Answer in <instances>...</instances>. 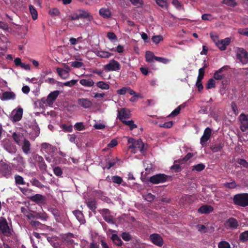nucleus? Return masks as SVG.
<instances>
[{"mask_svg":"<svg viewBox=\"0 0 248 248\" xmlns=\"http://www.w3.org/2000/svg\"><path fill=\"white\" fill-rule=\"evenodd\" d=\"M143 172L141 173V179L142 182H147L148 181L153 184H157L161 183H164L167 181V179L170 177V176L167 175L164 173H159L154 175L149 178V179H147L145 176L144 177ZM146 173H145V176Z\"/></svg>","mask_w":248,"mask_h":248,"instance_id":"nucleus-1","label":"nucleus"},{"mask_svg":"<svg viewBox=\"0 0 248 248\" xmlns=\"http://www.w3.org/2000/svg\"><path fill=\"white\" fill-rule=\"evenodd\" d=\"M13 232L12 226L9 225L5 218L0 217V233L4 236L11 237Z\"/></svg>","mask_w":248,"mask_h":248,"instance_id":"nucleus-2","label":"nucleus"},{"mask_svg":"<svg viewBox=\"0 0 248 248\" xmlns=\"http://www.w3.org/2000/svg\"><path fill=\"white\" fill-rule=\"evenodd\" d=\"M233 201L235 204L242 207L248 206V193H239L235 195Z\"/></svg>","mask_w":248,"mask_h":248,"instance_id":"nucleus-3","label":"nucleus"},{"mask_svg":"<svg viewBox=\"0 0 248 248\" xmlns=\"http://www.w3.org/2000/svg\"><path fill=\"white\" fill-rule=\"evenodd\" d=\"M59 94V91H55L50 93L47 96V98H42L41 99V103L44 107H51L53 104L54 101L56 99Z\"/></svg>","mask_w":248,"mask_h":248,"instance_id":"nucleus-4","label":"nucleus"},{"mask_svg":"<svg viewBox=\"0 0 248 248\" xmlns=\"http://www.w3.org/2000/svg\"><path fill=\"white\" fill-rule=\"evenodd\" d=\"M0 172L3 177L8 178L12 174V168L8 164L1 162L0 163Z\"/></svg>","mask_w":248,"mask_h":248,"instance_id":"nucleus-5","label":"nucleus"},{"mask_svg":"<svg viewBox=\"0 0 248 248\" xmlns=\"http://www.w3.org/2000/svg\"><path fill=\"white\" fill-rule=\"evenodd\" d=\"M105 70L108 71H118L121 69V65L119 62L112 59L110 60L108 63L104 65Z\"/></svg>","mask_w":248,"mask_h":248,"instance_id":"nucleus-6","label":"nucleus"},{"mask_svg":"<svg viewBox=\"0 0 248 248\" xmlns=\"http://www.w3.org/2000/svg\"><path fill=\"white\" fill-rule=\"evenodd\" d=\"M33 159L35 162L37 163L40 170L43 173L46 171L47 166L44 158L41 156L38 155H34L33 156Z\"/></svg>","mask_w":248,"mask_h":248,"instance_id":"nucleus-7","label":"nucleus"},{"mask_svg":"<svg viewBox=\"0 0 248 248\" xmlns=\"http://www.w3.org/2000/svg\"><path fill=\"white\" fill-rule=\"evenodd\" d=\"M149 239L154 245L161 247L164 244L163 238L158 233H152L149 236Z\"/></svg>","mask_w":248,"mask_h":248,"instance_id":"nucleus-8","label":"nucleus"},{"mask_svg":"<svg viewBox=\"0 0 248 248\" xmlns=\"http://www.w3.org/2000/svg\"><path fill=\"white\" fill-rule=\"evenodd\" d=\"M237 58L243 63L246 64L248 62V53L243 48H239L237 53Z\"/></svg>","mask_w":248,"mask_h":248,"instance_id":"nucleus-9","label":"nucleus"},{"mask_svg":"<svg viewBox=\"0 0 248 248\" xmlns=\"http://www.w3.org/2000/svg\"><path fill=\"white\" fill-rule=\"evenodd\" d=\"M56 148L51 144L47 143H43L41 144V151L43 153H46L52 155L55 151Z\"/></svg>","mask_w":248,"mask_h":248,"instance_id":"nucleus-10","label":"nucleus"},{"mask_svg":"<svg viewBox=\"0 0 248 248\" xmlns=\"http://www.w3.org/2000/svg\"><path fill=\"white\" fill-rule=\"evenodd\" d=\"M120 159L118 158H110L109 155H107L105 157V161L106 162V166L103 167V168L104 170L107 168L108 170H109L112 167L114 166L116 162L119 161Z\"/></svg>","mask_w":248,"mask_h":248,"instance_id":"nucleus-11","label":"nucleus"},{"mask_svg":"<svg viewBox=\"0 0 248 248\" xmlns=\"http://www.w3.org/2000/svg\"><path fill=\"white\" fill-rule=\"evenodd\" d=\"M225 226L227 229L233 230L237 229L239 226V224L235 218L230 217L225 221Z\"/></svg>","mask_w":248,"mask_h":248,"instance_id":"nucleus-12","label":"nucleus"},{"mask_svg":"<svg viewBox=\"0 0 248 248\" xmlns=\"http://www.w3.org/2000/svg\"><path fill=\"white\" fill-rule=\"evenodd\" d=\"M30 199L37 204H44L46 202V198L45 196L39 194H36L30 197Z\"/></svg>","mask_w":248,"mask_h":248,"instance_id":"nucleus-13","label":"nucleus"},{"mask_svg":"<svg viewBox=\"0 0 248 248\" xmlns=\"http://www.w3.org/2000/svg\"><path fill=\"white\" fill-rule=\"evenodd\" d=\"M144 144L141 139L137 140L134 144H131L129 146V148L133 149L135 150L134 153L138 150L140 152H142L144 149Z\"/></svg>","mask_w":248,"mask_h":248,"instance_id":"nucleus-14","label":"nucleus"},{"mask_svg":"<svg viewBox=\"0 0 248 248\" xmlns=\"http://www.w3.org/2000/svg\"><path fill=\"white\" fill-rule=\"evenodd\" d=\"M231 42V39L230 38H226L224 39H222L219 41H217L216 43V46L219 48L221 51L225 50L226 49V46H228Z\"/></svg>","mask_w":248,"mask_h":248,"instance_id":"nucleus-15","label":"nucleus"},{"mask_svg":"<svg viewBox=\"0 0 248 248\" xmlns=\"http://www.w3.org/2000/svg\"><path fill=\"white\" fill-rule=\"evenodd\" d=\"M214 210L213 206L210 205L204 204L201 206L198 210L199 213L201 214H208Z\"/></svg>","mask_w":248,"mask_h":248,"instance_id":"nucleus-16","label":"nucleus"},{"mask_svg":"<svg viewBox=\"0 0 248 248\" xmlns=\"http://www.w3.org/2000/svg\"><path fill=\"white\" fill-rule=\"evenodd\" d=\"M16 95L13 92H4L2 93L0 98L2 100H14L16 98Z\"/></svg>","mask_w":248,"mask_h":248,"instance_id":"nucleus-17","label":"nucleus"},{"mask_svg":"<svg viewBox=\"0 0 248 248\" xmlns=\"http://www.w3.org/2000/svg\"><path fill=\"white\" fill-rule=\"evenodd\" d=\"M74 235L72 233L68 232L63 234V243H65L67 245H72L74 243L72 239Z\"/></svg>","mask_w":248,"mask_h":248,"instance_id":"nucleus-18","label":"nucleus"},{"mask_svg":"<svg viewBox=\"0 0 248 248\" xmlns=\"http://www.w3.org/2000/svg\"><path fill=\"white\" fill-rule=\"evenodd\" d=\"M78 103L84 108H89L92 105V103L88 99L80 98L78 100Z\"/></svg>","mask_w":248,"mask_h":248,"instance_id":"nucleus-19","label":"nucleus"},{"mask_svg":"<svg viewBox=\"0 0 248 248\" xmlns=\"http://www.w3.org/2000/svg\"><path fill=\"white\" fill-rule=\"evenodd\" d=\"M22 149L23 152L26 154H29L31 150V143L26 139H24L23 140Z\"/></svg>","mask_w":248,"mask_h":248,"instance_id":"nucleus-20","label":"nucleus"},{"mask_svg":"<svg viewBox=\"0 0 248 248\" xmlns=\"http://www.w3.org/2000/svg\"><path fill=\"white\" fill-rule=\"evenodd\" d=\"M51 212L57 222H61L62 221V217L60 211L56 208H52Z\"/></svg>","mask_w":248,"mask_h":248,"instance_id":"nucleus-21","label":"nucleus"},{"mask_svg":"<svg viewBox=\"0 0 248 248\" xmlns=\"http://www.w3.org/2000/svg\"><path fill=\"white\" fill-rule=\"evenodd\" d=\"M73 214L76 217L77 219L81 224H84L85 222L84 217L81 211L79 210H75L73 211Z\"/></svg>","mask_w":248,"mask_h":248,"instance_id":"nucleus-22","label":"nucleus"},{"mask_svg":"<svg viewBox=\"0 0 248 248\" xmlns=\"http://www.w3.org/2000/svg\"><path fill=\"white\" fill-rule=\"evenodd\" d=\"M118 117L119 120L123 122V121H124V119H128L130 118V115L128 113H127L125 108H122L121 111H118Z\"/></svg>","mask_w":248,"mask_h":248,"instance_id":"nucleus-23","label":"nucleus"},{"mask_svg":"<svg viewBox=\"0 0 248 248\" xmlns=\"http://www.w3.org/2000/svg\"><path fill=\"white\" fill-rule=\"evenodd\" d=\"M88 207L95 214H96V201L95 199H90L86 202Z\"/></svg>","mask_w":248,"mask_h":248,"instance_id":"nucleus-24","label":"nucleus"},{"mask_svg":"<svg viewBox=\"0 0 248 248\" xmlns=\"http://www.w3.org/2000/svg\"><path fill=\"white\" fill-rule=\"evenodd\" d=\"M22 114L23 109L22 108H18L13 116V121L17 122L20 121L22 118Z\"/></svg>","mask_w":248,"mask_h":248,"instance_id":"nucleus-25","label":"nucleus"},{"mask_svg":"<svg viewBox=\"0 0 248 248\" xmlns=\"http://www.w3.org/2000/svg\"><path fill=\"white\" fill-rule=\"evenodd\" d=\"M78 15L80 18H88L89 20L91 21L93 19V17L87 12L81 10H78Z\"/></svg>","mask_w":248,"mask_h":248,"instance_id":"nucleus-26","label":"nucleus"},{"mask_svg":"<svg viewBox=\"0 0 248 248\" xmlns=\"http://www.w3.org/2000/svg\"><path fill=\"white\" fill-rule=\"evenodd\" d=\"M100 15L104 18H109L111 16V13L108 8H101L99 10Z\"/></svg>","mask_w":248,"mask_h":248,"instance_id":"nucleus-27","label":"nucleus"},{"mask_svg":"<svg viewBox=\"0 0 248 248\" xmlns=\"http://www.w3.org/2000/svg\"><path fill=\"white\" fill-rule=\"evenodd\" d=\"M111 239L113 243L118 246H121L123 244L120 237L116 234H112Z\"/></svg>","mask_w":248,"mask_h":248,"instance_id":"nucleus-28","label":"nucleus"},{"mask_svg":"<svg viewBox=\"0 0 248 248\" xmlns=\"http://www.w3.org/2000/svg\"><path fill=\"white\" fill-rule=\"evenodd\" d=\"M79 82L82 85L86 87H92L94 85L93 80L91 78L87 79H82L80 80Z\"/></svg>","mask_w":248,"mask_h":248,"instance_id":"nucleus-29","label":"nucleus"},{"mask_svg":"<svg viewBox=\"0 0 248 248\" xmlns=\"http://www.w3.org/2000/svg\"><path fill=\"white\" fill-rule=\"evenodd\" d=\"M155 57H156V56H155L154 53L151 52V51H147L146 52V54H145V58H146V61L148 62H154V59L155 60Z\"/></svg>","mask_w":248,"mask_h":248,"instance_id":"nucleus-30","label":"nucleus"},{"mask_svg":"<svg viewBox=\"0 0 248 248\" xmlns=\"http://www.w3.org/2000/svg\"><path fill=\"white\" fill-rule=\"evenodd\" d=\"M30 12L33 20H36L38 17V13L34 6L31 4L29 6Z\"/></svg>","mask_w":248,"mask_h":248,"instance_id":"nucleus-31","label":"nucleus"},{"mask_svg":"<svg viewBox=\"0 0 248 248\" xmlns=\"http://www.w3.org/2000/svg\"><path fill=\"white\" fill-rule=\"evenodd\" d=\"M193 156V154L192 153H188L183 159L175 160V163L183 164L185 162L188 161Z\"/></svg>","mask_w":248,"mask_h":248,"instance_id":"nucleus-32","label":"nucleus"},{"mask_svg":"<svg viewBox=\"0 0 248 248\" xmlns=\"http://www.w3.org/2000/svg\"><path fill=\"white\" fill-rule=\"evenodd\" d=\"M224 146V144L222 143H219L218 144H216L215 145H212L210 147V149L213 152H217L220 151Z\"/></svg>","mask_w":248,"mask_h":248,"instance_id":"nucleus-33","label":"nucleus"},{"mask_svg":"<svg viewBox=\"0 0 248 248\" xmlns=\"http://www.w3.org/2000/svg\"><path fill=\"white\" fill-rule=\"evenodd\" d=\"M4 148L9 153L12 154L15 153L16 151V146L13 144H5Z\"/></svg>","mask_w":248,"mask_h":248,"instance_id":"nucleus-34","label":"nucleus"},{"mask_svg":"<svg viewBox=\"0 0 248 248\" xmlns=\"http://www.w3.org/2000/svg\"><path fill=\"white\" fill-rule=\"evenodd\" d=\"M48 13L52 17H54L60 16L61 14L59 10L56 8L51 9Z\"/></svg>","mask_w":248,"mask_h":248,"instance_id":"nucleus-35","label":"nucleus"},{"mask_svg":"<svg viewBox=\"0 0 248 248\" xmlns=\"http://www.w3.org/2000/svg\"><path fill=\"white\" fill-rule=\"evenodd\" d=\"M96 86L98 88L103 90H108L109 88V85L104 81L97 82L96 83Z\"/></svg>","mask_w":248,"mask_h":248,"instance_id":"nucleus-36","label":"nucleus"},{"mask_svg":"<svg viewBox=\"0 0 248 248\" xmlns=\"http://www.w3.org/2000/svg\"><path fill=\"white\" fill-rule=\"evenodd\" d=\"M239 239L243 242L248 241V231L241 233L239 235Z\"/></svg>","mask_w":248,"mask_h":248,"instance_id":"nucleus-37","label":"nucleus"},{"mask_svg":"<svg viewBox=\"0 0 248 248\" xmlns=\"http://www.w3.org/2000/svg\"><path fill=\"white\" fill-rule=\"evenodd\" d=\"M122 123L124 124L129 126L131 130H132L133 129L137 127V125L134 124V121L133 120L124 121Z\"/></svg>","mask_w":248,"mask_h":248,"instance_id":"nucleus-38","label":"nucleus"},{"mask_svg":"<svg viewBox=\"0 0 248 248\" xmlns=\"http://www.w3.org/2000/svg\"><path fill=\"white\" fill-rule=\"evenodd\" d=\"M15 179L17 185H23L25 184V182L24 181L23 177L19 175H15Z\"/></svg>","mask_w":248,"mask_h":248,"instance_id":"nucleus-39","label":"nucleus"},{"mask_svg":"<svg viewBox=\"0 0 248 248\" xmlns=\"http://www.w3.org/2000/svg\"><path fill=\"white\" fill-rule=\"evenodd\" d=\"M215 80L213 78H210L208 80L206 84V88L207 89L214 88L215 87Z\"/></svg>","mask_w":248,"mask_h":248,"instance_id":"nucleus-40","label":"nucleus"},{"mask_svg":"<svg viewBox=\"0 0 248 248\" xmlns=\"http://www.w3.org/2000/svg\"><path fill=\"white\" fill-rule=\"evenodd\" d=\"M222 3L232 7H235L237 5V3L235 0H223Z\"/></svg>","mask_w":248,"mask_h":248,"instance_id":"nucleus-41","label":"nucleus"},{"mask_svg":"<svg viewBox=\"0 0 248 248\" xmlns=\"http://www.w3.org/2000/svg\"><path fill=\"white\" fill-rule=\"evenodd\" d=\"M112 54L107 51H99L97 56L104 58H108Z\"/></svg>","mask_w":248,"mask_h":248,"instance_id":"nucleus-42","label":"nucleus"},{"mask_svg":"<svg viewBox=\"0 0 248 248\" xmlns=\"http://www.w3.org/2000/svg\"><path fill=\"white\" fill-rule=\"evenodd\" d=\"M142 197L144 200H146L149 202H152L154 200L155 198V196H154V195L150 193H149L145 195H143Z\"/></svg>","mask_w":248,"mask_h":248,"instance_id":"nucleus-43","label":"nucleus"},{"mask_svg":"<svg viewBox=\"0 0 248 248\" xmlns=\"http://www.w3.org/2000/svg\"><path fill=\"white\" fill-rule=\"evenodd\" d=\"M192 167V170L201 171L204 169L205 165L202 163H200L196 165L193 166Z\"/></svg>","mask_w":248,"mask_h":248,"instance_id":"nucleus-44","label":"nucleus"},{"mask_svg":"<svg viewBox=\"0 0 248 248\" xmlns=\"http://www.w3.org/2000/svg\"><path fill=\"white\" fill-rule=\"evenodd\" d=\"M70 70L71 68L68 65H67L65 63H63V78H65V77H64V74H66V77H68V73Z\"/></svg>","mask_w":248,"mask_h":248,"instance_id":"nucleus-45","label":"nucleus"},{"mask_svg":"<svg viewBox=\"0 0 248 248\" xmlns=\"http://www.w3.org/2000/svg\"><path fill=\"white\" fill-rule=\"evenodd\" d=\"M176 163H175L174 161V165L171 167L170 169L174 170L175 172H179L182 170V167L180 166V163H179L178 164Z\"/></svg>","mask_w":248,"mask_h":248,"instance_id":"nucleus-46","label":"nucleus"},{"mask_svg":"<svg viewBox=\"0 0 248 248\" xmlns=\"http://www.w3.org/2000/svg\"><path fill=\"white\" fill-rule=\"evenodd\" d=\"M237 162L240 165L242 166L245 168H248V162L244 159L238 158L237 160Z\"/></svg>","mask_w":248,"mask_h":248,"instance_id":"nucleus-47","label":"nucleus"},{"mask_svg":"<svg viewBox=\"0 0 248 248\" xmlns=\"http://www.w3.org/2000/svg\"><path fill=\"white\" fill-rule=\"evenodd\" d=\"M32 185L34 186H35L38 188H42L43 187V185L37 179H33L31 181Z\"/></svg>","mask_w":248,"mask_h":248,"instance_id":"nucleus-48","label":"nucleus"},{"mask_svg":"<svg viewBox=\"0 0 248 248\" xmlns=\"http://www.w3.org/2000/svg\"><path fill=\"white\" fill-rule=\"evenodd\" d=\"M156 3L162 8H165L167 7V2L166 0H156Z\"/></svg>","mask_w":248,"mask_h":248,"instance_id":"nucleus-49","label":"nucleus"},{"mask_svg":"<svg viewBox=\"0 0 248 248\" xmlns=\"http://www.w3.org/2000/svg\"><path fill=\"white\" fill-rule=\"evenodd\" d=\"M163 39V37L161 35H155L152 38V41L156 44L162 41Z\"/></svg>","mask_w":248,"mask_h":248,"instance_id":"nucleus-50","label":"nucleus"},{"mask_svg":"<svg viewBox=\"0 0 248 248\" xmlns=\"http://www.w3.org/2000/svg\"><path fill=\"white\" fill-rule=\"evenodd\" d=\"M218 248H231L230 245L226 241H221L218 245Z\"/></svg>","mask_w":248,"mask_h":248,"instance_id":"nucleus-51","label":"nucleus"},{"mask_svg":"<svg viewBox=\"0 0 248 248\" xmlns=\"http://www.w3.org/2000/svg\"><path fill=\"white\" fill-rule=\"evenodd\" d=\"M122 237L123 240L126 241H130L132 239L131 235L129 233L126 232L122 233Z\"/></svg>","mask_w":248,"mask_h":248,"instance_id":"nucleus-52","label":"nucleus"},{"mask_svg":"<svg viewBox=\"0 0 248 248\" xmlns=\"http://www.w3.org/2000/svg\"><path fill=\"white\" fill-rule=\"evenodd\" d=\"M112 180L113 183L117 184H121L123 181L122 178L118 176H114L112 177Z\"/></svg>","mask_w":248,"mask_h":248,"instance_id":"nucleus-53","label":"nucleus"},{"mask_svg":"<svg viewBox=\"0 0 248 248\" xmlns=\"http://www.w3.org/2000/svg\"><path fill=\"white\" fill-rule=\"evenodd\" d=\"M78 82V80L72 79L69 81L63 82V86L72 87L75 85Z\"/></svg>","mask_w":248,"mask_h":248,"instance_id":"nucleus-54","label":"nucleus"},{"mask_svg":"<svg viewBox=\"0 0 248 248\" xmlns=\"http://www.w3.org/2000/svg\"><path fill=\"white\" fill-rule=\"evenodd\" d=\"M79 18V16L78 15V10H77L75 13L72 14L71 16H69V18L67 20H77Z\"/></svg>","mask_w":248,"mask_h":248,"instance_id":"nucleus-55","label":"nucleus"},{"mask_svg":"<svg viewBox=\"0 0 248 248\" xmlns=\"http://www.w3.org/2000/svg\"><path fill=\"white\" fill-rule=\"evenodd\" d=\"M84 65V63L82 62L74 61L71 63V66L74 68H80Z\"/></svg>","mask_w":248,"mask_h":248,"instance_id":"nucleus-56","label":"nucleus"},{"mask_svg":"<svg viewBox=\"0 0 248 248\" xmlns=\"http://www.w3.org/2000/svg\"><path fill=\"white\" fill-rule=\"evenodd\" d=\"M205 71L203 68H200L199 70V75L198 76L197 80L202 81L204 78Z\"/></svg>","mask_w":248,"mask_h":248,"instance_id":"nucleus-57","label":"nucleus"},{"mask_svg":"<svg viewBox=\"0 0 248 248\" xmlns=\"http://www.w3.org/2000/svg\"><path fill=\"white\" fill-rule=\"evenodd\" d=\"M155 60L164 64L167 63L170 61V60L168 59L157 56H156V57H155Z\"/></svg>","mask_w":248,"mask_h":248,"instance_id":"nucleus-58","label":"nucleus"},{"mask_svg":"<svg viewBox=\"0 0 248 248\" xmlns=\"http://www.w3.org/2000/svg\"><path fill=\"white\" fill-rule=\"evenodd\" d=\"M173 125V122L172 121H170L168 122L164 123L163 124H160L159 127H164L166 128H169L172 126Z\"/></svg>","mask_w":248,"mask_h":248,"instance_id":"nucleus-59","label":"nucleus"},{"mask_svg":"<svg viewBox=\"0 0 248 248\" xmlns=\"http://www.w3.org/2000/svg\"><path fill=\"white\" fill-rule=\"evenodd\" d=\"M12 137H13V139H14V141L17 144L19 145L20 144V136L19 134H17V133H16V132H14L12 135Z\"/></svg>","mask_w":248,"mask_h":248,"instance_id":"nucleus-60","label":"nucleus"},{"mask_svg":"<svg viewBox=\"0 0 248 248\" xmlns=\"http://www.w3.org/2000/svg\"><path fill=\"white\" fill-rule=\"evenodd\" d=\"M225 186L227 188L233 189L236 187L237 185L235 182L234 181H233L232 182L227 183L225 184Z\"/></svg>","mask_w":248,"mask_h":248,"instance_id":"nucleus-61","label":"nucleus"},{"mask_svg":"<svg viewBox=\"0 0 248 248\" xmlns=\"http://www.w3.org/2000/svg\"><path fill=\"white\" fill-rule=\"evenodd\" d=\"M241 125L240 126V129L243 131L244 132L246 131L248 129V120L246 122H241Z\"/></svg>","mask_w":248,"mask_h":248,"instance_id":"nucleus-62","label":"nucleus"},{"mask_svg":"<svg viewBox=\"0 0 248 248\" xmlns=\"http://www.w3.org/2000/svg\"><path fill=\"white\" fill-rule=\"evenodd\" d=\"M198 231L202 233H205L207 232L206 228L204 225L198 224L196 226Z\"/></svg>","mask_w":248,"mask_h":248,"instance_id":"nucleus-63","label":"nucleus"},{"mask_svg":"<svg viewBox=\"0 0 248 248\" xmlns=\"http://www.w3.org/2000/svg\"><path fill=\"white\" fill-rule=\"evenodd\" d=\"M53 171L54 174L58 176H60L62 175V170L60 167H56L54 168Z\"/></svg>","mask_w":248,"mask_h":248,"instance_id":"nucleus-64","label":"nucleus"}]
</instances>
